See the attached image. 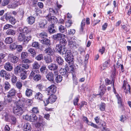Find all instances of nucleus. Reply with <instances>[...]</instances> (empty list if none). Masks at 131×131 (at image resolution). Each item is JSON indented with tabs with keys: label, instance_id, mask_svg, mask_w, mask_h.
I'll list each match as a JSON object with an SVG mask.
<instances>
[{
	"label": "nucleus",
	"instance_id": "f257e3e1",
	"mask_svg": "<svg viewBox=\"0 0 131 131\" xmlns=\"http://www.w3.org/2000/svg\"><path fill=\"white\" fill-rule=\"evenodd\" d=\"M22 102L20 101L16 102L13 107V112L16 115H21L24 112L22 108Z\"/></svg>",
	"mask_w": 131,
	"mask_h": 131
},
{
	"label": "nucleus",
	"instance_id": "f03ea898",
	"mask_svg": "<svg viewBox=\"0 0 131 131\" xmlns=\"http://www.w3.org/2000/svg\"><path fill=\"white\" fill-rule=\"evenodd\" d=\"M62 6L61 5L57 4V7L58 8H56L55 10L52 8H50L49 9V13L46 17L48 16L49 15L50 16H51V15H58L59 14V10Z\"/></svg>",
	"mask_w": 131,
	"mask_h": 131
},
{
	"label": "nucleus",
	"instance_id": "7ed1b4c3",
	"mask_svg": "<svg viewBox=\"0 0 131 131\" xmlns=\"http://www.w3.org/2000/svg\"><path fill=\"white\" fill-rule=\"evenodd\" d=\"M65 58L66 60L69 63L70 61L72 63L73 62V56L70 51L67 50V51L65 54Z\"/></svg>",
	"mask_w": 131,
	"mask_h": 131
},
{
	"label": "nucleus",
	"instance_id": "20e7f679",
	"mask_svg": "<svg viewBox=\"0 0 131 131\" xmlns=\"http://www.w3.org/2000/svg\"><path fill=\"white\" fill-rule=\"evenodd\" d=\"M16 93V91L14 88H12L9 90L7 94V100L8 102L12 101V97L15 96Z\"/></svg>",
	"mask_w": 131,
	"mask_h": 131
},
{
	"label": "nucleus",
	"instance_id": "39448f33",
	"mask_svg": "<svg viewBox=\"0 0 131 131\" xmlns=\"http://www.w3.org/2000/svg\"><path fill=\"white\" fill-rule=\"evenodd\" d=\"M57 99L56 95H51L48 99L44 101L43 102L45 103V105H47L49 103H53L55 102Z\"/></svg>",
	"mask_w": 131,
	"mask_h": 131
},
{
	"label": "nucleus",
	"instance_id": "423d86ee",
	"mask_svg": "<svg viewBox=\"0 0 131 131\" xmlns=\"http://www.w3.org/2000/svg\"><path fill=\"white\" fill-rule=\"evenodd\" d=\"M56 49L61 54L63 55L65 54L67 51V49L64 47L61 46V45H56Z\"/></svg>",
	"mask_w": 131,
	"mask_h": 131
},
{
	"label": "nucleus",
	"instance_id": "0eeeda50",
	"mask_svg": "<svg viewBox=\"0 0 131 131\" xmlns=\"http://www.w3.org/2000/svg\"><path fill=\"white\" fill-rule=\"evenodd\" d=\"M56 87L54 85H52L47 88L46 92L48 93V95L55 93L56 91Z\"/></svg>",
	"mask_w": 131,
	"mask_h": 131
},
{
	"label": "nucleus",
	"instance_id": "6e6552de",
	"mask_svg": "<svg viewBox=\"0 0 131 131\" xmlns=\"http://www.w3.org/2000/svg\"><path fill=\"white\" fill-rule=\"evenodd\" d=\"M67 41L69 43V45L71 48L75 46L76 44L75 40L73 37H68Z\"/></svg>",
	"mask_w": 131,
	"mask_h": 131
},
{
	"label": "nucleus",
	"instance_id": "1a4fd4ad",
	"mask_svg": "<svg viewBox=\"0 0 131 131\" xmlns=\"http://www.w3.org/2000/svg\"><path fill=\"white\" fill-rule=\"evenodd\" d=\"M45 18L49 21L51 23V24H56L58 21L57 19L54 16H50L49 15L48 16L45 17Z\"/></svg>",
	"mask_w": 131,
	"mask_h": 131
},
{
	"label": "nucleus",
	"instance_id": "9d476101",
	"mask_svg": "<svg viewBox=\"0 0 131 131\" xmlns=\"http://www.w3.org/2000/svg\"><path fill=\"white\" fill-rule=\"evenodd\" d=\"M60 72L62 76L63 79L66 80L68 78V73L66 69L61 68L60 70Z\"/></svg>",
	"mask_w": 131,
	"mask_h": 131
},
{
	"label": "nucleus",
	"instance_id": "9b49d317",
	"mask_svg": "<svg viewBox=\"0 0 131 131\" xmlns=\"http://www.w3.org/2000/svg\"><path fill=\"white\" fill-rule=\"evenodd\" d=\"M38 122L37 124V126L39 128H42L43 126L45 125L46 123L43 121V118L42 116L39 115Z\"/></svg>",
	"mask_w": 131,
	"mask_h": 131
},
{
	"label": "nucleus",
	"instance_id": "f8f14e48",
	"mask_svg": "<svg viewBox=\"0 0 131 131\" xmlns=\"http://www.w3.org/2000/svg\"><path fill=\"white\" fill-rule=\"evenodd\" d=\"M8 57L10 60L11 62L14 63H16L18 61V58L14 56V55L11 53L9 54Z\"/></svg>",
	"mask_w": 131,
	"mask_h": 131
},
{
	"label": "nucleus",
	"instance_id": "ddd939ff",
	"mask_svg": "<svg viewBox=\"0 0 131 131\" xmlns=\"http://www.w3.org/2000/svg\"><path fill=\"white\" fill-rule=\"evenodd\" d=\"M21 67L20 66V65L17 66L15 69L14 70V73L16 74H20V73L24 72L25 73L26 72L23 71V69L21 68Z\"/></svg>",
	"mask_w": 131,
	"mask_h": 131
},
{
	"label": "nucleus",
	"instance_id": "4468645a",
	"mask_svg": "<svg viewBox=\"0 0 131 131\" xmlns=\"http://www.w3.org/2000/svg\"><path fill=\"white\" fill-rule=\"evenodd\" d=\"M0 75L2 77H5L6 80H7L10 78V74L9 73L7 72L4 70H2L0 72Z\"/></svg>",
	"mask_w": 131,
	"mask_h": 131
},
{
	"label": "nucleus",
	"instance_id": "2eb2a0df",
	"mask_svg": "<svg viewBox=\"0 0 131 131\" xmlns=\"http://www.w3.org/2000/svg\"><path fill=\"white\" fill-rule=\"evenodd\" d=\"M19 31H21L25 35V34H29L30 33L32 29L31 28H28L27 27H25L23 29L21 28H19Z\"/></svg>",
	"mask_w": 131,
	"mask_h": 131
},
{
	"label": "nucleus",
	"instance_id": "dca6fc26",
	"mask_svg": "<svg viewBox=\"0 0 131 131\" xmlns=\"http://www.w3.org/2000/svg\"><path fill=\"white\" fill-rule=\"evenodd\" d=\"M123 88L124 90V92L126 94L128 93V92L129 93H130V86L129 84H127L126 85L124 82L123 85Z\"/></svg>",
	"mask_w": 131,
	"mask_h": 131
},
{
	"label": "nucleus",
	"instance_id": "f3484780",
	"mask_svg": "<svg viewBox=\"0 0 131 131\" xmlns=\"http://www.w3.org/2000/svg\"><path fill=\"white\" fill-rule=\"evenodd\" d=\"M48 68L51 70H55L58 68V65L54 63H51L48 66Z\"/></svg>",
	"mask_w": 131,
	"mask_h": 131
},
{
	"label": "nucleus",
	"instance_id": "a211bd4d",
	"mask_svg": "<svg viewBox=\"0 0 131 131\" xmlns=\"http://www.w3.org/2000/svg\"><path fill=\"white\" fill-rule=\"evenodd\" d=\"M5 69L7 70L10 71H11L13 69V67L10 63L9 62L6 63L4 66Z\"/></svg>",
	"mask_w": 131,
	"mask_h": 131
},
{
	"label": "nucleus",
	"instance_id": "6ab92c4d",
	"mask_svg": "<svg viewBox=\"0 0 131 131\" xmlns=\"http://www.w3.org/2000/svg\"><path fill=\"white\" fill-rule=\"evenodd\" d=\"M45 52L47 54L49 55H52L54 53V51L50 47L46 48L45 50Z\"/></svg>",
	"mask_w": 131,
	"mask_h": 131
},
{
	"label": "nucleus",
	"instance_id": "aec40b11",
	"mask_svg": "<svg viewBox=\"0 0 131 131\" xmlns=\"http://www.w3.org/2000/svg\"><path fill=\"white\" fill-rule=\"evenodd\" d=\"M63 35L64 36H66L64 34H62L61 33H58L57 34L54 35L53 37L55 40H59L61 39V38H62V37Z\"/></svg>",
	"mask_w": 131,
	"mask_h": 131
},
{
	"label": "nucleus",
	"instance_id": "412c9836",
	"mask_svg": "<svg viewBox=\"0 0 131 131\" xmlns=\"http://www.w3.org/2000/svg\"><path fill=\"white\" fill-rule=\"evenodd\" d=\"M19 34L18 35V40L20 41H23L25 38V35L21 31H19V29L18 31Z\"/></svg>",
	"mask_w": 131,
	"mask_h": 131
},
{
	"label": "nucleus",
	"instance_id": "4be33fe9",
	"mask_svg": "<svg viewBox=\"0 0 131 131\" xmlns=\"http://www.w3.org/2000/svg\"><path fill=\"white\" fill-rule=\"evenodd\" d=\"M46 77L50 81H52L53 80V74L51 72H49L46 75Z\"/></svg>",
	"mask_w": 131,
	"mask_h": 131
},
{
	"label": "nucleus",
	"instance_id": "5701e85b",
	"mask_svg": "<svg viewBox=\"0 0 131 131\" xmlns=\"http://www.w3.org/2000/svg\"><path fill=\"white\" fill-rule=\"evenodd\" d=\"M35 21V18L33 17L30 16L27 19V21L28 24L32 25L33 24Z\"/></svg>",
	"mask_w": 131,
	"mask_h": 131
},
{
	"label": "nucleus",
	"instance_id": "b1692460",
	"mask_svg": "<svg viewBox=\"0 0 131 131\" xmlns=\"http://www.w3.org/2000/svg\"><path fill=\"white\" fill-rule=\"evenodd\" d=\"M40 67V65L37 61H35L32 64V70H38Z\"/></svg>",
	"mask_w": 131,
	"mask_h": 131
},
{
	"label": "nucleus",
	"instance_id": "393cba45",
	"mask_svg": "<svg viewBox=\"0 0 131 131\" xmlns=\"http://www.w3.org/2000/svg\"><path fill=\"white\" fill-rule=\"evenodd\" d=\"M48 21L45 20H43L41 21L39 24V27L41 28H43L45 25L47 23Z\"/></svg>",
	"mask_w": 131,
	"mask_h": 131
},
{
	"label": "nucleus",
	"instance_id": "a878e982",
	"mask_svg": "<svg viewBox=\"0 0 131 131\" xmlns=\"http://www.w3.org/2000/svg\"><path fill=\"white\" fill-rule=\"evenodd\" d=\"M30 121L33 122L36 121L38 118L35 114H32L30 115Z\"/></svg>",
	"mask_w": 131,
	"mask_h": 131
},
{
	"label": "nucleus",
	"instance_id": "bb28decb",
	"mask_svg": "<svg viewBox=\"0 0 131 131\" xmlns=\"http://www.w3.org/2000/svg\"><path fill=\"white\" fill-rule=\"evenodd\" d=\"M31 129V127L29 123H26L24 125V131H30Z\"/></svg>",
	"mask_w": 131,
	"mask_h": 131
},
{
	"label": "nucleus",
	"instance_id": "cd10ccee",
	"mask_svg": "<svg viewBox=\"0 0 131 131\" xmlns=\"http://www.w3.org/2000/svg\"><path fill=\"white\" fill-rule=\"evenodd\" d=\"M16 31L11 29H9L6 31L7 34L9 35L14 36L16 34Z\"/></svg>",
	"mask_w": 131,
	"mask_h": 131
},
{
	"label": "nucleus",
	"instance_id": "c85d7f7f",
	"mask_svg": "<svg viewBox=\"0 0 131 131\" xmlns=\"http://www.w3.org/2000/svg\"><path fill=\"white\" fill-rule=\"evenodd\" d=\"M3 86L6 91H8L11 87L9 83L7 81H5L4 82Z\"/></svg>",
	"mask_w": 131,
	"mask_h": 131
},
{
	"label": "nucleus",
	"instance_id": "c756f323",
	"mask_svg": "<svg viewBox=\"0 0 131 131\" xmlns=\"http://www.w3.org/2000/svg\"><path fill=\"white\" fill-rule=\"evenodd\" d=\"M48 31L50 34L54 33L56 32V31L54 29V25L52 24L49 26Z\"/></svg>",
	"mask_w": 131,
	"mask_h": 131
},
{
	"label": "nucleus",
	"instance_id": "7c9ffc66",
	"mask_svg": "<svg viewBox=\"0 0 131 131\" xmlns=\"http://www.w3.org/2000/svg\"><path fill=\"white\" fill-rule=\"evenodd\" d=\"M43 95L40 92H39L36 93L35 95V97L38 100H42Z\"/></svg>",
	"mask_w": 131,
	"mask_h": 131
},
{
	"label": "nucleus",
	"instance_id": "2f4dec72",
	"mask_svg": "<svg viewBox=\"0 0 131 131\" xmlns=\"http://www.w3.org/2000/svg\"><path fill=\"white\" fill-rule=\"evenodd\" d=\"M110 62V60L105 62L103 64V66L101 67V69L102 70H104L107 68L108 66L109 63Z\"/></svg>",
	"mask_w": 131,
	"mask_h": 131
},
{
	"label": "nucleus",
	"instance_id": "473e14b6",
	"mask_svg": "<svg viewBox=\"0 0 131 131\" xmlns=\"http://www.w3.org/2000/svg\"><path fill=\"white\" fill-rule=\"evenodd\" d=\"M40 71L42 73L44 74H46L48 72V70L45 66H42L40 68Z\"/></svg>",
	"mask_w": 131,
	"mask_h": 131
},
{
	"label": "nucleus",
	"instance_id": "72a5a7b5",
	"mask_svg": "<svg viewBox=\"0 0 131 131\" xmlns=\"http://www.w3.org/2000/svg\"><path fill=\"white\" fill-rule=\"evenodd\" d=\"M39 71L38 70H33L31 72L30 75L29 76V78L30 79H31L37 74H36L39 72Z\"/></svg>",
	"mask_w": 131,
	"mask_h": 131
},
{
	"label": "nucleus",
	"instance_id": "f704fd0d",
	"mask_svg": "<svg viewBox=\"0 0 131 131\" xmlns=\"http://www.w3.org/2000/svg\"><path fill=\"white\" fill-rule=\"evenodd\" d=\"M32 91L30 89H27L25 92L26 95L27 96H30L32 94Z\"/></svg>",
	"mask_w": 131,
	"mask_h": 131
},
{
	"label": "nucleus",
	"instance_id": "c9c22d12",
	"mask_svg": "<svg viewBox=\"0 0 131 131\" xmlns=\"http://www.w3.org/2000/svg\"><path fill=\"white\" fill-rule=\"evenodd\" d=\"M56 61L57 63L60 65H62L63 62V60L60 57H57Z\"/></svg>",
	"mask_w": 131,
	"mask_h": 131
},
{
	"label": "nucleus",
	"instance_id": "e433bc0d",
	"mask_svg": "<svg viewBox=\"0 0 131 131\" xmlns=\"http://www.w3.org/2000/svg\"><path fill=\"white\" fill-rule=\"evenodd\" d=\"M62 76L60 75H57L56 77L55 80L56 82L57 83L60 82L62 79L63 78Z\"/></svg>",
	"mask_w": 131,
	"mask_h": 131
},
{
	"label": "nucleus",
	"instance_id": "4c0bfd02",
	"mask_svg": "<svg viewBox=\"0 0 131 131\" xmlns=\"http://www.w3.org/2000/svg\"><path fill=\"white\" fill-rule=\"evenodd\" d=\"M44 60L46 63H50L52 62V60L50 56L45 57Z\"/></svg>",
	"mask_w": 131,
	"mask_h": 131
},
{
	"label": "nucleus",
	"instance_id": "58836bf2",
	"mask_svg": "<svg viewBox=\"0 0 131 131\" xmlns=\"http://www.w3.org/2000/svg\"><path fill=\"white\" fill-rule=\"evenodd\" d=\"M67 43V41L65 39H61L60 41V44L59 45H61V46H64L66 45Z\"/></svg>",
	"mask_w": 131,
	"mask_h": 131
},
{
	"label": "nucleus",
	"instance_id": "ea45409f",
	"mask_svg": "<svg viewBox=\"0 0 131 131\" xmlns=\"http://www.w3.org/2000/svg\"><path fill=\"white\" fill-rule=\"evenodd\" d=\"M59 31L62 33H63L67 31L66 28L62 25H61L59 26Z\"/></svg>",
	"mask_w": 131,
	"mask_h": 131
},
{
	"label": "nucleus",
	"instance_id": "a19ab883",
	"mask_svg": "<svg viewBox=\"0 0 131 131\" xmlns=\"http://www.w3.org/2000/svg\"><path fill=\"white\" fill-rule=\"evenodd\" d=\"M28 53L26 52H22L21 53V58L23 59L26 58L28 56Z\"/></svg>",
	"mask_w": 131,
	"mask_h": 131
},
{
	"label": "nucleus",
	"instance_id": "79ce46f5",
	"mask_svg": "<svg viewBox=\"0 0 131 131\" xmlns=\"http://www.w3.org/2000/svg\"><path fill=\"white\" fill-rule=\"evenodd\" d=\"M50 42L49 40L47 39H45L41 40V43L45 45H48L49 44Z\"/></svg>",
	"mask_w": 131,
	"mask_h": 131
},
{
	"label": "nucleus",
	"instance_id": "37998d69",
	"mask_svg": "<svg viewBox=\"0 0 131 131\" xmlns=\"http://www.w3.org/2000/svg\"><path fill=\"white\" fill-rule=\"evenodd\" d=\"M19 4V3L17 2H15L12 4L10 5V8H15L16 7H17Z\"/></svg>",
	"mask_w": 131,
	"mask_h": 131
},
{
	"label": "nucleus",
	"instance_id": "c03bdc74",
	"mask_svg": "<svg viewBox=\"0 0 131 131\" xmlns=\"http://www.w3.org/2000/svg\"><path fill=\"white\" fill-rule=\"evenodd\" d=\"M13 41V40L12 38L10 37L6 38L5 40V42L8 44L11 43Z\"/></svg>",
	"mask_w": 131,
	"mask_h": 131
},
{
	"label": "nucleus",
	"instance_id": "a18cd8bd",
	"mask_svg": "<svg viewBox=\"0 0 131 131\" xmlns=\"http://www.w3.org/2000/svg\"><path fill=\"white\" fill-rule=\"evenodd\" d=\"M28 51L33 56H36V52L35 51V50L31 48H29L28 49Z\"/></svg>",
	"mask_w": 131,
	"mask_h": 131
},
{
	"label": "nucleus",
	"instance_id": "49530a36",
	"mask_svg": "<svg viewBox=\"0 0 131 131\" xmlns=\"http://www.w3.org/2000/svg\"><path fill=\"white\" fill-rule=\"evenodd\" d=\"M32 47L38 49L39 47V45L38 42L36 41L33 42L32 44Z\"/></svg>",
	"mask_w": 131,
	"mask_h": 131
},
{
	"label": "nucleus",
	"instance_id": "de8ad7c7",
	"mask_svg": "<svg viewBox=\"0 0 131 131\" xmlns=\"http://www.w3.org/2000/svg\"><path fill=\"white\" fill-rule=\"evenodd\" d=\"M2 116L3 118H5V120L6 121H8V115L7 113L5 112H4L2 114Z\"/></svg>",
	"mask_w": 131,
	"mask_h": 131
},
{
	"label": "nucleus",
	"instance_id": "09e8293b",
	"mask_svg": "<svg viewBox=\"0 0 131 131\" xmlns=\"http://www.w3.org/2000/svg\"><path fill=\"white\" fill-rule=\"evenodd\" d=\"M85 19H84L82 20L81 23V27L80 30L81 32H82L83 31V27H84L85 25Z\"/></svg>",
	"mask_w": 131,
	"mask_h": 131
},
{
	"label": "nucleus",
	"instance_id": "8fccbe9b",
	"mask_svg": "<svg viewBox=\"0 0 131 131\" xmlns=\"http://www.w3.org/2000/svg\"><path fill=\"white\" fill-rule=\"evenodd\" d=\"M34 80L36 81L39 80L41 79L40 75L39 74H36L33 78Z\"/></svg>",
	"mask_w": 131,
	"mask_h": 131
},
{
	"label": "nucleus",
	"instance_id": "3c124183",
	"mask_svg": "<svg viewBox=\"0 0 131 131\" xmlns=\"http://www.w3.org/2000/svg\"><path fill=\"white\" fill-rule=\"evenodd\" d=\"M39 37L41 38H44L47 37V34L45 32H43L39 34Z\"/></svg>",
	"mask_w": 131,
	"mask_h": 131
},
{
	"label": "nucleus",
	"instance_id": "603ef678",
	"mask_svg": "<svg viewBox=\"0 0 131 131\" xmlns=\"http://www.w3.org/2000/svg\"><path fill=\"white\" fill-rule=\"evenodd\" d=\"M9 21V22L13 25L15 24L16 22V20L13 17H10Z\"/></svg>",
	"mask_w": 131,
	"mask_h": 131
},
{
	"label": "nucleus",
	"instance_id": "864d4df0",
	"mask_svg": "<svg viewBox=\"0 0 131 131\" xmlns=\"http://www.w3.org/2000/svg\"><path fill=\"white\" fill-rule=\"evenodd\" d=\"M43 56L42 54H39L35 58L36 60L38 61H40L43 59Z\"/></svg>",
	"mask_w": 131,
	"mask_h": 131
},
{
	"label": "nucleus",
	"instance_id": "5fc2aeb1",
	"mask_svg": "<svg viewBox=\"0 0 131 131\" xmlns=\"http://www.w3.org/2000/svg\"><path fill=\"white\" fill-rule=\"evenodd\" d=\"M11 81L13 83H15L17 80V78L14 75H13L11 78Z\"/></svg>",
	"mask_w": 131,
	"mask_h": 131
},
{
	"label": "nucleus",
	"instance_id": "6e6d98bb",
	"mask_svg": "<svg viewBox=\"0 0 131 131\" xmlns=\"http://www.w3.org/2000/svg\"><path fill=\"white\" fill-rule=\"evenodd\" d=\"M105 104L104 103H101L100 105V108L101 111H104L105 110Z\"/></svg>",
	"mask_w": 131,
	"mask_h": 131
},
{
	"label": "nucleus",
	"instance_id": "4d7b16f0",
	"mask_svg": "<svg viewBox=\"0 0 131 131\" xmlns=\"http://www.w3.org/2000/svg\"><path fill=\"white\" fill-rule=\"evenodd\" d=\"M16 85L17 87L19 89H21L22 85L21 83L20 82L18 81L16 83Z\"/></svg>",
	"mask_w": 131,
	"mask_h": 131
},
{
	"label": "nucleus",
	"instance_id": "13d9d810",
	"mask_svg": "<svg viewBox=\"0 0 131 131\" xmlns=\"http://www.w3.org/2000/svg\"><path fill=\"white\" fill-rule=\"evenodd\" d=\"M22 62L23 63H30L32 62V61L27 59H24L22 60Z\"/></svg>",
	"mask_w": 131,
	"mask_h": 131
},
{
	"label": "nucleus",
	"instance_id": "bf43d9fd",
	"mask_svg": "<svg viewBox=\"0 0 131 131\" xmlns=\"http://www.w3.org/2000/svg\"><path fill=\"white\" fill-rule=\"evenodd\" d=\"M20 65V66L21 67V68L23 69V71L24 69H27L29 68V66L27 64H22Z\"/></svg>",
	"mask_w": 131,
	"mask_h": 131
},
{
	"label": "nucleus",
	"instance_id": "052dcab7",
	"mask_svg": "<svg viewBox=\"0 0 131 131\" xmlns=\"http://www.w3.org/2000/svg\"><path fill=\"white\" fill-rule=\"evenodd\" d=\"M31 37L30 35L26 37L25 36L24 40H23V41L26 42H28L29 40H31Z\"/></svg>",
	"mask_w": 131,
	"mask_h": 131
},
{
	"label": "nucleus",
	"instance_id": "680f3d73",
	"mask_svg": "<svg viewBox=\"0 0 131 131\" xmlns=\"http://www.w3.org/2000/svg\"><path fill=\"white\" fill-rule=\"evenodd\" d=\"M118 100V103L120 105H122V101L121 97L120 96L117 94L116 95Z\"/></svg>",
	"mask_w": 131,
	"mask_h": 131
},
{
	"label": "nucleus",
	"instance_id": "e2e57ef3",
	"mask_svg": "<svg viewBox=\"0 0 131 131\" xmlns=\"http://www.w3.org/2000/svg\"><path fill=\"white\" fill-rule=\"evenodd\" d=\"M17 46L15 43H13L10 45L9 48L10 49L13 50L16 48Z\"/></svg>",
	"mask_w": 131,
	"mask_h": 131
},
{
	"label": "nucleus",
	"instance_id": "0e129e2a",
	"mask_svg": "<svg viewBox=\"0 0 131 131\" xmlns=\"http://www.w3.org/2000/svg\"><path fill=\"white\" fill-rule=\"evenodd\" d=\"M32 111L34 113H37L39 112L38 108L37 107H33L32 109Z\"/></svg>",
	"mask_w": 131,
	"mask_h": 131
},
{
	"label": "nucleus",
	"instance_id": "69168bd1",
	"mask_svg": "<svg viewBox=\"0 0 131 131\" xmlns=\"http://www.w3.org/2000/svg\"><path fill=\"white\" fill-rule=\"evenodd\" d=\"M13 27V26L9 24H6L4 27L3 29L4 30H6L10 28Z\"/></svg>",
	"mask_w": 131,
	"mask_h": 131
},
{
	"label": "nucleus",
	"instance_id": "338daca9",
	"mask_svg": "<svg viewBox=\"0 0 131 131\" xmlns=\"http://www.w3.org/2000/svg\"><path fill=\"white\" fill-rule=\"evenodd\" d=\"M75 31L74 29H70L68 31V33L69 35H73L75 32Z\"/></svg>",
	"mask_w": 131,
	"mask_h": 131
},
{
	"label": "nucleus",
	"instance_id": "774afa93",
	"mask_svg": "<svg viewBox=\"0 0 131 131\" xmlns=\"http://www.w3.org/2000/svg\"><path fill=\"white\" fill-rule=\"evenodd\" d=\"M10 2V0H4L2 3V5L4 6H6Z\"/></svg>",
	"mask_w": 131,
	"mask_h": 131
}]
</instances>
